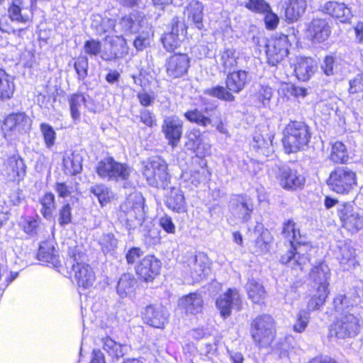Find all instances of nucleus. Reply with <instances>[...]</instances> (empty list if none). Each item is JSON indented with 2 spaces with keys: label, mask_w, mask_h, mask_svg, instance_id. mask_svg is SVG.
<instances>
[{
  "label": "nucleus",
  "mask_w": 363,
  "mask_h": 363,
  "mask_svg": "<svg viewBox=\"0 0 363 363\" xmlns=\"http://www.w3.org/2000/svg\"><path fill=\"white\" fill-rule=\"evenodd\" d=\"M67 262L72 264L78 286L84 289L91 287L95 281V274L89 264L82 262L84 255L75 247L69 248Z\"/></svg>",
  "instance_id": "423d86ee"
},
{
  "label": "nucleus",
  "mask_w": 363,
  "mask_h": 363,
  "mask_svg": "<svg viewBox=\"0 0 363 363\" xmlns=\"http://www.w3.org/2000/svg\"><path fill=\"white\" fill-rule=\"evenodd\" d=\"M111 56L110 57H106L104 55H101V57L104 60L108 61L122 57L124 55L128 53L126 40L121 36H116L114 39L111 40Z\"/></svg>",
  "instance_id": "a19ab883"
},
{
  "label": "nucleus",
  "mask_w": 363,
  "mask_h": 363,
  "mask_svg": "<svg viewBox=\"0 0 363 363\" xmlns=\"http://www.w3.org/2000/svg\"><path fill=\"white\" fill-rule=\"evenodd\" d=\"M69 104L72 119L74 121L79 120L81 116V108L82 106H86L84 95L79 93L70 95Z\"/></svg>",
  "instance_id": "79ce46f5"
},
{
  "label": "nucleus",
  "mask_w": 363,
  "mask_h": 363,
  "mask_svg": "<svg viewBox=\"0 0 363 363\" xmlns=\"http://www.w3.org/2000/svg\"><path fill=\"white\" fill-rule=\"evenodd\" d=\"M169 313L165 308L160 305L147 306L143 313V318L147 324L157 328H162L167 323Z\"/></svg>",
  "instance_id": "a211bd4d"
},
{
  "label": "nucleus",
  "mask_w": 363,
  "mask_h": 363,
  "mask_svg": "<svg viewBox=\"0 0 363 363\" xmlns=\"http://www.w3.org/2000/svg\"><path fill=\"white\" fill-rule=\"evenodd\" d=\"M40 203L42 206L40 212L45 219H50L52 212L55 208V197L52 192L46 193L40 199Z\"/></svg>",
  "instance_id": "37998d69"
},
{
  "label": "nucleus",
  "mask_w": 363,
  "mask_h": 363,
  "mask_svg": "<svg viewBox=\"0 0 363 363\" xmlns=\"http://www.w3.org/2000/svg\"><path fill=\"white\" fill-rule=\"evenodd\" d=\"M356 184L355 173L347 167L336 168L328 180L331 189L338 194L347 193Z\"/></svg>",
  "instance_id": "6e6552de"
},
{
  "label": "nucleus",
  "mask_w": 363,
  "mask_h": 363,
  "mask_svg": "<svg viewBox=\"0 0 363 363\" xmlns=\"http://www.w3.org/2000/svg\"><path fill=\"white\" fill-rule=\"evenodd\" d=\"M165 205L178 213L186 211V205L183 192L178 188H171L165 199Z\"/></svg>",
  "instance_id": "b1692460"
},
{
  "label": "nucleus",
  "mask_w": 363,
  "mask_h": 363,
  "mask_svg": "<svg viewBox=\"0 0 363 363\" xmlns=\"http://www.w3.org/2000/svg\"><path fill=\"white\" fill-rule=\"evenodd\" d=\"M96 172L101 179L108 182L127 181L131 174L132 168L125 163L108 157L97 163Z\"/></svg>",
  "instance_id": "39448f33"
},
{
  "label": "nucleus",
  "mask_w": 363,
  "mask_h": 363,
  "mask_svg": "<svg viewBox=\"0 0 363 363\" xmlns=\"http://www.w3.org/2000/svg\"><path fill=\"white\" fill-rule=\"evenodd\" d=\"M269 233L265 230L256 239L255 242V252L265 253L269 250Z\"/></svg>",
  "instance_id": "680f3d73"
},
{
  "label": "nucleus",
  "mask_w": 363,
  "mask_h": 363,
  "mask_svg": "<svg viewBox=\"0 0 363 363\" xmlns=\"http://www.w3.org/2000/svg\"><path fill=\"white\" fill-rule=\"evenodd\" d=\"M140 25L131 15L125 16L120 20L117 28L121 33L125 35L136 33L139 30Z\"/></svg>",
  "instance_id": "c03bdc74"
},
{
  "label": "nucleus",
  "mask_w": 363,
  "mask_h": 363,
  "mask_svg": "<svg viewBox=\"0 0 363 363\" xmlns=\"http://www.w3.org/2000/svg\"><path fill=\"white\" fill-rule=\"evenodd\" d=\"M37 257L39 260L47 262L54 267H57L60 264L59 256L57 255V251L52 243L49 241H45L40 244Z\"/></svg>",
  "instance_id": "c85d7f7f"
},
{
  "label": "nucleus",
  "mask_w": 363,
  "mask_h": 363,
  "mask_svg": "<svg viewBox=\"0 0 363 363\" xmlns=\"http://www.w3.org/2000/svg\"><path fill=\"white\" fill-rule=\"evenodd\" d=\"M162 132L168 144L173 148L180 142L183 132V121L176 116L166 117L162 125Z\"/></svg>",
  "instance_id": "ddd939ff"
},
{
  "label": "nucleus",
  "mask_w": 363,
  "mask_h": 363,
  "mask_svg": "<svg viewBox=\"0 0 363 363\" xmlns=\"http://www.w3.org/2000/svg\"><path fill=\"white\" fill-rule=\"evenodd\" d=\"M272 94V89L270 86L262 84L256 96L259 101L264 106L266 102L271 99Z\"/></svg>",
  "instance_id": "774afa93"
},
{
  "label": "nucleus",
  "mask_w": 363,
  "mask_h": 363,
  "mask_svg": "<svg viewBox=\"0 0 363 363\" xmlns=\"http://www.w3.org/2000/svg\"><path fill=\"white\" fill-rule=\"evenodd\" d=\"M99 244L104 254L111 253L118 245V240L113 233H104L99 240Z\"/></svg>",
  "instance_id": "8fccbe9b"
},
{
  "label": "nucleus",
  "mask_w": 363,
  "mask_h": 363,
  "mask_svg": "<svg viewBox=\"0 0 363 363\" xmlns=\"http://www.w3.org/2000/svg\"><path fill=\"white\" fill-rule=\"evenodd\" d=\"M348 93L353 99L359 95L363 99V74H357L349 81Z\"/></svg>",
  "instance_id": "de8ad7c7"
},
{
  "label": "nucleus",
  "mask_w": 363,
  "mask_h": 363,
  "mask_svg": "<svg viewBox=\"0 0 363 363\" xmlns=\"http://www.w3.org/2000/svg\"><path fill=\"white\" fill-rule=\"evenodd\" d=\"M30 127L31 120L25 113H16L4 119L2 130L6 134L22 133L30 130Z\"/></svg>",
  "instance_id": "2eb2a0df"
},
{
  "label": "nucleus",
  "mask_w": 363,
  "mask_h": 363,
  "mask_svg": "<svg viewBox=\"0 0 363 363\" xmlns=\"http://www.w3.org/2000/svg\"><path fill=\"white\" fill-rule=\"evenodd\" d=\"M248 297L255 303H261L265 298L266 291L263 286L255 279H250L246 284Z\"/></svg>",
  "instance_id": "58836bf2"
},
{
  "label": "nucleus",
  "mask_w": 363,
  "mask_h": 363,
  "mask_svg": "<svg viewBox=\"0 0 363 363\" xmlns=\"http://www.w3.org/2000/svg\"><path fill=\"white\" fill-rule=\"evenodd\" d=\"M184 117L191 123H196L203 128H206L212 123L209 117L204 116L202 111L196 108L186 111L184 113Z\"/></svg>",
  "instance_id": "49530a36"
},
{
  "label": "nucleus",
  "mask_w": 363,
  "mask_h": 363,
  "mask_svg": "<svg viewBox=\"0 0 363 363\" xmlns=\"http://www.w3.org/2000/svg\"><path fill=\"white\" fill-rule=\"evenodd\" d=\"M310 318L308 312L306 311H301L297 315V320L294 325V330L297 333L303 332L308 325V320Z\"/></svg>",
  "instance_id": "69168bd1"
},
{
  "label": "nucleus",
  "mask_w": 363,
  "mask_h": 363,
  "mask_svg": "<svg viewBox=\"0 0 363 363\" xmlns=\"http://www.w3.org/2000/svg\"><path fill=\"white\" fill-rule=\"evenodd\" d=\"M59 224L65 226L72 222V208L69 203H66L62 206L59 211Z\"/></svg>",
  "instance_id": "0e129e2a"
},
{
  "label": "nucleus",
  "mask_w": 363,
  "mask_h": 363,
  "mask_svg": "<svg viewBox=\"0 0 363 363\" xmlns=\"http://www.w3.org/2000/svg\"><path fill=\"white\" fill-rule=\"evenodd\" d=\"M205 94L226 101H235V96L231 91L222 86L208 89L205 91Z\"/></svg>",
  "instance_id": "3c124183"
},
{
  "label": "nucleus",
  "mask_w": 363,
  "mask_h": 363,
  "mask_svg": "<svg viewBox=\"0 0 363 363\" xmlns=\"http://www.w3.org/2000/svg\"><path fill=\"white\" fill-rule=\"evenodd\" d=\"M216 306L224 318L230 315L232 309L240 311L242 298L239 291L236 289H228L217 299Z\"/></svg>",
  "instance_id": "f8f14e48"
},
{
  "label": "nucleus",
  "mask_w": 363,
  "mask_h": 363,
  "mask_svg": "<svg viewBox=\"0 0 363 363\" xmlns=\"http://www.w3.org/2000/svg\"><path fill=\"white\" fill-rule=\"evenodd\" d=\"M9 16L11 21L27 22L30 18L31 11L26 4L25 0H11V5L9 8Z\"/></svg>",
  "instance_id": "cd10ccee"
},
{
  "label": "nucleus",
  "mask_w": 363,
  "mask_h": 363,
  "mask_svg": "<svg viewBox=\"0 0 363 363\" xmlns=\"http://www.w3.org/2000/svg\"><path fill=\"white\" fill-rule=\"evenodd\" d=\"M90 192L97 197L102 206L110 201L111 192L109 188L104 184H97L91 186Z\"/></svg>",
  "instance_id": "09e8293b"
},
{
  "label": "nucleus",
  "mask_w": 363,
  "mask_h": 363,
  "mask_svg": "<svg viewBox=\"0 0 363 363\" xmlns=\"http://www.w3.org/2000/svg\"><path fill=\"white\" fill-rule=\"evenodd\" d=\"M355 250L350 245L344 244L339 249L338 259L341 264H354Z\"/></svg>",
  "instance_id": "603ef678"
},
{
  "label": "nucleus",
  "mask_w": 363,
  "mask_h": 363,
  "mask_svg": "<svg viewBox=\"0 0 363 363\" xmlns=\"http://www.w3.org/2000/svg\"><path fill=\"white\" fill-rule=\"evenodd\" d=\"M40 219L39 218H26L22 222V227L23 231L30 235H35L38 234L39 229H40Z\"/></svg>",
  "instance_id": "bf43d9fd"
},
{
  "label": "nucleus",
  "mask_w": 363,
  "mask_h": 363,
  "mask_svg": "<svg viewBox=\"0 0 363 363\" xmlns=\"http://www.w3.org/2000/svg\"><path fill=\"white\" fill-rule=\"evenodd\" d=\"M330 33L328 23L321 18L313 19L308 27L309 37L315 42H321L328 39Z\"/></svg>",
  "instance_id": "4be33fe9"
},
{
  "label": "nucleus",
  "mask_w": 363,
  "mask_h": 363,
  "mask_svg": "<svg viewBox=\"0 0 363 363\" xmlns=\"http://www.w3.org/2000/svg\"><path fill=\"white\" fill-rule=\"evenodd\" d=\"M142 173L147 183L155 187L165 189L170 182L167 162L159 157H152L143 163Z\"/></svg>",
  "instance_id": "20e7f679"
},
{
  "label": "nucleus",
  "mask_w": 363,
  "mask_h": 363,
  "mask_svg": "<svg viewBox=\"0 0 363 363\" xmlns=\"http://www.w3.org/2000/svg\"><path fill=\"white\" fill-rule=\"evenodd\" d=\"M245 6L247 9L258 13L264 14L267 11H270V6L264 0H248L245 3Z\"/></svg>",
  "instance_id": "6e6d98bb"
},
{
  "label": "nucleus",
  "mask_w": 363,
  "mask_h": 363,
  "mask_svg": "<svg viewBox=\"0 0 363 363\" xmlns=\"http://www.w3.org/2000/svg\"><path fill=\"white\" fill-rule=\"evenodd\" d=\"M15 91L14 77L0 69V100L6 101L12 98Z\"/></svg>",
  "instance_id": "c9c22d12"
},
{
  "label": "nucleus",
  "mask_w": 363,
  "mask_h": 363,
  "mask_svg": "<svg viewBox=\"0 0 363 363\" xmlns=\"http://www.w3.org/2000/svg\"><path fill=\"white\" fill-rule=\"evenodd\" d=\"M99 343L103 349L108 353V354L113 359H118L123 357L127 352V346L116 342L110 337H104L99 339Z\"/></svg>",
  "instance_id": "c756f323"
},
{
  "label": "nucleus",
  "mask_w": 363,
  "mask_h": 363,
  "mask_svg": "<svg viewBox=\"0 0 363 363\" xmlns=\"http://www.w3.org/2000/svg\"><path fill=\"white\" fill-rule=\"evenodd\" d=\"M179 307L186 313H197L201 311L203 300L201 295L193 293L184 296L179 300Z\"/></svg>",
  "instance_id": "2f4dec72"
},
{
  "label": "nucleus",
  "mask_w": 363,
  "mask_h": 363,
  "mask_svg": "<svg viewBox=\"0 0 363 363\" xmlns=\"http://www.w3.org/2000/svg\"><path fill=\"white\" fill-rule=\"evenodd\" d=\"M338 215L343 228L352 233L363 228V217L355 211L353 204L344 203L338 208Z\"/></svg>",
  "instance_id": "9d476101"
},
{
  "label": "nucleus",
  "mask_w": 363,
  "mask_h": 363,
  "mask_svg": "<svg viewBox=\"0 0 363 363\" xmlns=\"http://www.w3.org/2000/svg\"><path fill=\"white\" fill-rule=\"evenodd\" d=\"M360 330V320L350 312L341 314L335 323L331 325L330 335L338 339H346L355 337Z\"/></svg>",
  "instance_id": "0eeeda50"
},
{
  "label": "nucleus",
  "mask_w": 363,
  "mask_h": 363,
  "mask_svg": "<svg viewBox=\"0 0 363 363\" xmlns=\"http://www.w3.org/2000/svg\"><path fill=\"white\" fill-rule=\"evenodd\" d=\"M9 16L11 21L27 22L30 18L31 11L26 4L25 0H11V5L9 8Z\"/></svg>",
  "instance_id": "bb28decb"
},
{
  "label": "nucleus",
  "mask_w": 363,
  "mask_h": 363,
  "mask_svg": "<svg viewBox=\"0 0 363 363\" xmlns=\"http://www.w3.org/2000/svg\"><path fill=\"white\" fill-rule=\"evenodd\" d=\"M289 45L288 36L284 34L267 40L265 52L269 64L276 66L283 60L289 54Z\"/></svg>",
  "instance_id": "1a4fd4ad"
},
{
  "label": "nucleus",
  "mask_w": 363,
  "mask_h": 363,
  "mask_svg": "<svg viewBox=\"0 0 363 363\" xmlns=\"http://www.w3.org/2000/svg\"><path fill=\"white\" fill-rule=\"evenodd\" d=\"M273 135L266 133L265 135L256 132L252 142V147L256 150L259 153L268 156L272 152V138Z\"/></svg>",
  "instance_id": "7c9ffc66"
},
{
  "label": "nucleus",
  "mask_w": 363,
  "mask_h": 363,
  "mask_svg": "<svg viewBox=\"0 0 363 363\" xmlns=\"http://www.w3.org/2000/svg\"><path fill=\"white\" fill-rule=\"evenodd\" d=\"M307 7L306 0H288L285 16L289 21H298L305 13Z\"/></svg>",
  "instance_id": "f704fd0d"
},
{
  "label": "nucleus",
  "mask_w": 363,
  "mask_h": 363,
  "mask_svg": "<svg viewBox=\"0 0 363 363\" xmlns=\"http://www.w3.org/2000/svg\"><path fill=\"white\" fill-rule=\"evenodd\" d=\"M201 131L197 128L191 129L186 134L187 141L186 143V147L189 150H195L197 149L201 141Z\"/></svg>",
  "instance_id": "4d7b16f0"
},
{
  "label": "nucleus",
  "mask_w": 363,
  "mask_h": 363,
  "mask_svg": "<svg viewBox=\"0 0 363 363\" xmlns=\"http://www.w3.org/2000/svg\"><path fill=\"white\" fill-rule=\"evenodd\" d=\"M183 40V38L170 33H166L162 38L164 48L169 52L173 51L179 47Z\"/></svg>",
  "instance_id": "13d9d810"
},
{
  "label": "nucleus",
  "mask_w": 363,
  "mask_h": 363,
  "mask_svg": "<svg viewBox=\"0 0 363 363\" xmlns=\"http://www.w3.org/2000/svg\"><path fill=\"white\" fill-rule=\"evenodd\" d=\"M348 153L345 145L341 142H335L331 149L330 158L335 163H344L348 160Z\"/></svg>",
  "instance_id": "a18cd8bd"
},
{
  "label": "nucleus",
  "mask_w": 363,
  "mask_h": 363,
  "mask_svg": "<svg viewBox=\"0 0 363 363\" xmlns=\"http://www.w3.org/2000/svg\"><path fill=\"white\" fill-rule=\"evenodd\" d=\"M187 262L194 281H200L210 272L209 260L203 253L191 257Z\"/></svg>",
  "instance_id": "6ab92c4d"
},
{
  "label": "nucleus",
  "mask_w": 363,
  "mask_h": 363,
  "mask_svg": "<svg viewBox=\"0 0 363 363\" xmlns=\"http://www.w3.org/2000/svg\"><path fill=\"white\" fill-rule=\"evenodd\" d=\"M171 31L170 33L179 36L181 38H184L186 34V26L183 21H181L179 17L174 16L171 21Z\"/></svg>",
  "instance_id": "052dcab7"
},
{
  "label": "nucleus",
  "mask_w": 363,
  "mask_h": 363,
  "mask_svg": "<svg viewBox=\"0 0 363 363\" xmlns=\"http://www.w3.org/2000/svg\"><path fill=\"white\" fill-rule=\"evenodd\" d=\"M248 72L238 69L235 72H230L225 79L226 88L233 93L240 92L249 81Z\"/></svg>",
  "instance_id": "412c9836"
},
{
  "label": "nucleus",
  "mask_w": 363,
  "mask_h": 363,
  "mask_svg": "<svg viewBox=\"0 0 363 363\" xmlns=\"http://www.w3.org/2000/svg\"><path fill=\"white\" fill-rule=\"evenodd\" d=\"M26 169L23 160L14 155L6 160L1 172L9 181H20L26 175Z\"/></svg>",
  "instance_id": "aec40b11"
},
{
  "label": "nucleus",
  "mask_w": 363,
  "mask_h": 363,
  "mask_svg": "<svg viewBox=\"0 0 363 363\" xmlns=\"http://www.w3.org/2000/svg\"><path fill=\"white\" fill-rule=\"evenodd\" d=\"M316 69V63L311 57H300L296 59L294 72L298 79L308 81Z\"/></svg>",
  "instance_id": "5701e85b"
},
{
  "label": "nucleus",
  "mask_w": 363,
  "mask_h": 363,
  "mask_svg": "<svg viewBox=\"0 0 363 363\" xmlns=\"http://www.w3.org/2000/svg\"><path fill=\"white\" fill-rule=\"evenodd\" d=\"M276 177L280 186L287 190H294L301 187L305 182V178L297 170L282 165L278 166Z\"/></svg>",
  "instance_id": "9b49d317"
},
{
  "label": "nucleus",
  "mask_w": 363,
  "mask_h": 363,
  "mask_svg": "<svg viewBox=\"0 0 363 363\" xmlns=\"http://www.w3.org/2000/svg\"><path fill=\"white\" fill-rule=\"evenodd\" d=\"M161 262L153 255H147L135 266L136 274L145 281H152L159 274Z\"/></svg>",
  "instance_id": "dca6fc26"
},
{
  "label": "nucleus",
  "mask_w": 363,
  "mask_h": 363,
  "mask_svg": "<svg viewBox=\"0 0 363 363\" xmlns=\"http://www.w3.org/2000/svg\"><path fill=\"white\" fill-rule=\"evenodd\" d=\"M282 234L291 243V249L281 256L280 262L292 268L298 266L301 269V266L308 261L309 246L299 230L296 229V223L292 220L284 223Z\"/></svg>",
  "instance_id": "f257e3e1"
},
{
  "label": "nucleus",
  "mask_w": 363,
  "mask_h": 363,
  "mask_svg": "<svg viewBox=\"0 0 363 363\" xmlns=\"http://www.w3.org/2000/svg\"><path fill=\"white\" fill-rule=\"evenodd\" d=\"M88 59L86 57H79L74 62V67L79 80H84L88 74Z\"/></svg>",
  "instance_id": "e2e57ef3"
},
{
  "label": "nucleus",
  "mask_w": 363,
  "mask_h": 363,
  "mask_svg": "<svg viewBox=\"0 0 363 363\" xmlns=\"http://www.w3.org/2000/svg\"><path fill=\"white\" fill-rule=\"evenodd\" d=\"M330 277V269L325 263H320L314 267L310 273V278L318 285L317 290L328 291Z\"/></svg>",
  "instance_id": "a878e982"
},
{
  "label": "nucleus",
  "mask_w": 363,
  "mask_h": 363,
  "mask_svg": "<svg viewBox=\"0 0 363 363\" xmlns=\"http://www.w3.org/2000/svg\"><path fill=\"white\" fill-rule=\"evenodd\" d=\"M136 284L134 277L130 274H124L119 279L117 284V294L124 298L131 294Z\"/></svg>",
  "instance_id": "ea45409f"
},
{
  "label": "nucleus",
  "mask_w": 363,
  "mask_h": 363,
  "mask_svg": "<svg viewBox=\"0 0 363 363\" xmlns=\"http://www.w3.org/2000/svg\"><path fill=\"white\" fill-rule=\"evenodd\" d=\"M40 130L43 135L46 147L48 148L52 147L56 140V133L53 128L48 123H42L40 125Z\"/></svg>",
  "instance_id": "864d4df0"
},
{
  "label": "nucleus",
  "mask_w": 363,
  "mask_h": 363,
  "mask_svg": "<svg viewBox=\"0 0 363 363\" xmlns=\"http://www.w3.org/2000/svg\"><path fill=\"white\" fill-rule=\"evenodd\" d=\"M82 157L77 152L66 154L63 158V165L68 174L74 175L81 172L82 169Z\"/></svg>",
  "instance_id": "e433bc0d"
},
{
  "label": "nucleus",
  "mask_w": 363,
  "mask_h": 363,
  "mask_svg": "<svg viewBox=\"0 0 363 363\" xmlns=\"http://www.w3.org/2000/svg\"><path fill=\"white\" fill-rule=\"evenodd\" d=\"M220 65L223 72H231L232 69L242 67L240 54L236 50L228 48L220 52Z\"/></svg>",
  "instance_id": "393cba45"
},
{
  "label": "nucleus",
  "mask_w": 363,
  "mask_h": 363,
  "mask_svg": "<svg viewBox=\"0 0 363 363\" xmlns=\"http://www.w3.org/2000/svg\"><path fill=\"white\" fill-rule=\"evenodd\" d=\"M91 26L98 35H102L115 30L116 21L113 19L103 17L100 14H93Z\"/></svg>",
  "instance_id": "4c0bfd02"
},
{
  "label": "nucleus",
  "mask_w": 363,
  "mask_h": 363,
  "mask_svg": "<svg viewBox=\"0 0 363 363\" xmlns=\"http://www.w3.org/2000/svg\"><path fill=\"white\" fill-rule=\"evenodd\" d=\"M230 207L235 216L242 222H247L251 219L254 211V203L248 196H233L230 201Z\"/></svg>",
  "instance_id": "4468645a"
},
{
  "label": "nucleus",
  "mask_w": 363,
  "mask_h": 363,
  "mask_svg": "<svg viewBox=\"0 0 363 363\" xmlns=\"http://www.w3.org/2000/svg\"><path fill=\"white\" fill-rule=\"evenodd\" d=\"M328 294V291H324V289H316L315 294L312 296L308 302V310L314 311L319 308V307L324 303Z\"/></svg>",
  "instance_id": "5fc2aeb1"
},
{
  "label": "nucleus",
  "mask_w": 363,
  "mask_h": 363,
  "mask_svg": "<svg viewBox=\"0 0 363 363\" xmlns=\"http://www.w3.org/2000/svg\"><path fill=\"white\" fill-rule=\"evenodd\" d=\"M203 4L196 0L191 1L187 6L189 21L199 30L203 28Z\"/></svg>",
  "instance_id": "72a5a7b5"
},
{
  "label": "nucleus",
  "mask_w": 363,
  "mask_h": 363,
  "mask_svg": "<svg viewBox=\"0 0 363 363\" xmlns=\"http://www.w3.org/2000/svg\"><path fill=\"white\" fill-rule=\"evenodd\" d=\"M189 57L184 53H176L170 56L166 62V71L171 78H179L187 73L189 67Z\"/></svg>",
  "instance_id": "f3484780"
},
{
  "label": "nucleus",
  "mask_w": 363,
  "mask_h": 363,
  "mask_svg": "<svg viewBox=\"0 0 363 363\" xmlns=\"http://www.w3.org/2000/svg\"><path fill=\"white\" fill-rule=\"evenodd\" d=\"M323 9L331 16L340 18L342 22L346 21L352 17L350 9L343 3L328 1L324 5Z\"/></svg>",
  "instance_id": "473e14b6"
},
{
  "label": "nucleus",
  "mask_w": 363,
  "mask_h": 363,
  "mask_svg": "<svg viewBox=\"0 0 363 363\" xmlns=\"http://www.w3.org/2000/svg\"><path fill=\"white\" fill-rule=\"evenodd\" d=\"M337 66V61L333 57L326 56L321 65V69L325 75L330 76L335 74Z\"/></svg>",
  "instance_id": "338daca9"
},
{
  "label": "nucleus",
  "mask_w": 363,
  "mask_h": 363,
  "mask_svg": "<svg viewBox=\"0 0 363 363\" xmlns=\"http://www.w3.org/2000/svg\"><path fill=\"white\" fill-rule=\"evenodd\" d=\"M311 138V128L305 122L291 121L284 130L282 143L285 152L289 154L301 150Z\"/></svg>",
  "instance_id": "f03ea898"
},
{
  "label": "nucleus",
  "mask_w": 363,
  "mask_h": 363,
  "mask_svg": "<svg viewBox=\"0 0 363 363\" xmlns=\"http://www.w3.org/2000/svg\"><path fill=\"white\" fill-rule=\"evenodd\" d=\"M250 335L257 346L269 347L276 337L275 322L273 318L267 314L257 315L251 323Z\"/></svg>",
  "instance_id": "7ed1b4c3"
}]
</instances>
